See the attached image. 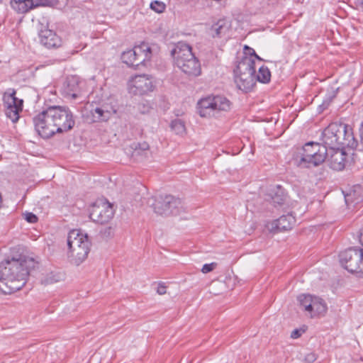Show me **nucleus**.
Segmentation results:
<instances>
[{
  "label": "nucleus",
  "instance_id": "nucleus-18",
  "mask_svg": "<svg viewBox=\"0 0 363 363\" xmlns=\"http://www.w3.org/2000/svg\"><path fill=\"white\" fill-rule=\"evenodd\" d=\"M235 82L239 89L247 92L255 84V74H234Z\"/></svg>",
  "mask_w": 363,
  "mask_h": 363
},
{
  "label": "nucleus",
  "instance_id": "nucleus-2",
  "mask_svg": "<svg viewBox=\"0 0 363 363\" xmlns=\"http://www.w3.org/2000/svg\"><path fill=\"white\" fill-rule=\"evenodd\" d=\"M35 129L43 138H50L55 133L67 132L75 124L68 107L53 106L43 111L33 118Z\"/></svg>",
  "mask_w": 363,
  "mask_h": 363
},
{
  "label": "nucleus",
  "instance_id": "nucleus-40",
  "mask_svg": "<svg viewBox=\"0 0 363 363\" xmlns=\"http://www.w3.org/2000/svg\"><path fill=\"white\" fill-rule=\"evenodd\" d=\"M247 51H248V52H247V54L250 55V57H251V58H252V57H254V55H256V52H255V50H254V49H252V48H249V50H247Z\"/></svg>",
  "mask_w": 363,
  "mask_h": 363
},
{
  "label": "nucleus",
  "instance_id": "nucleus-37",
  "mask_svg": "<svg viewBox=\"0 0 363 363\" xmlns=\"http://www.w3.org/2000/svg\"><path fill=\"white\" fill-rule=\"evenodd\" d=\"M111 228H104V230H101L100 233L104 238H108L111 235L112 233L111 231Z\"/></svg>",
  "mask_w": 363,
  "mask_h": 363
},
{
  "label": "nucleus",
  "instance_id": "nucleus-30",
  "mask_svg": "<svg viewBox=\"0 0 363 363\" xmlns=\"http://www.w3.org/2000/svg\"><path fill=\"white\" fill-rule=\"evenodd\" d=\"M171 129L176 134H182L185 131V125L184 122L180 119H175L170 124Z\"/></svg>",
  "mask_w": 363,
  "mask_h": 363
},
{
  "label": "nucleus",
  "instance_id": "nucleus-13",
  "mask_svg": "<svg viewBox=\"0 0 363 363\" xmlns=\"http://www.w3.org/2000/svg\"><path fill=\"white\" fill-rule=\"evenodd\" d=\"M40 43L48 49H56L62 44V38L52 30L40 28L38 31Z\"/></svg>",
  "mask_w": 363,
  "mask_h": 363
},
{
  "label": "nucleus",
  "instance_id": "nucleus-32",
  "mask_svg": "<svg viewBox=\"0 0 363 363\" xmlns=\"http://www.w3.org/2000/svg\"><path fill=\"white\" fill-rule=\"evenodd\" d=\"M22 216L28 223L32 224L37 223L38 220L37 216L31 212H26L22 214Z\"/></svg>",
  "mask_w": 363,
  "mask_h": 363
},
{
  "label": "nucleus",
  "instance_id": "nucleus-45",
  "mask_svg": "<svg viewBox=\"0 0 363 363\" xmlns=\"http://www.w3.org/2000/svg\"><path fill=\"white\" fill-rule=\"evenodd\" d=\"M254 57H255L256 59H257V60H260V61H262V59L259 56H258L257 54H256V55H254Z\"/></svg>",
  "mask_w": 363,
  "mask_h": 363
},
{
  "label": "nucleus",
  "instance_id": "nucleus-29",
  "mask_svg": "<svg viewBox=\"0 0 363 363\" xmlns=\"http://www.w3.org/2000/svg\"><path fill=\"white\" fill-rule=\"evenodd\" d=\"M314 296L311 295L301 294L298 296L300 306L307 312L311 308V303Z\"/></svg>",
  "mask_w": 363,
  "mask_h": 363
},
{
  "label": "nucleus",
  "instance_id": "nucleus-34",
  "mask_svg": "<svg viewBox=\"0 0 363 363\" xmlns=\"http://www.w3.org/2000/svg\"><path fill=\"white\" fill-rule=\"evenodd\" d=\"M305 332L303 329H295L291 333V337L296 339L299 337Z\"/></svg>",
  "mask_w": 363,
  "mask_h": 363
},
{
  "label": "nucleus",
  "instance_id": "nucleus-46",
  "mask_svg": "<svg viewBox=\"0 0 363 363\" xmlns=\"http://www.w3.org/2000/svg\"><path fill=\"white\" fill-rule=\"evenodd\" d=\"M249 48H250L247 45H245V47H244L245 50H247V51L249 50Z\"/></svg>",
  "mask_w": 363,
  "mask_h": 363
},
{
  "label": "nucleus",
  "instance_id": "nucleus-16",
  "mask_svg": "<svg viewBox=\"0 0 363 363\" xmlns=\"http://www.w3.org/2000/svg\"><path fill=\"white\" fill-rule=\"evenodd\" d=\"M132 82L138 94L141 95L153 91L155 88L152 79L145 74L135 76Z\"/></svg>",
  "mask_w": 363,
  "mask_h": 363
},
{
  "label": "nucleus",
  "instance_id": "nucleus-42",
  "mask_svg": "<svg viewBox=\"0 0 363 363\" xmlns=\"http://www.w3.org/2000/svg\"><path fill=\"white\" fill-rule=\"evenodd\" d=\"M358 6L363 9V0H357Z\"/></svg>",
  "mask_w": 363,
  "mask_h": 363
},
{
  "label": "nucleus",
  "instance_id": "nucleus-38",
  "mask_svg": "<svg viewBox=\"0 0 363 363\" xmlns=\"http://www.w3.org/2000/svg\"><path fill=\"white\" fill-rule=\"evenodd\" d=\"M286 230H287V228H272L271 230H270V233H279V232L284 231Z\"/></svg>",
  "mask_w": 363,
  "mask_h": 363
},
{
  "label": "nucleus",
  "instance_id": "nucleus-1",
  "mask_svg": "<svg viewBox=\"0 0 363 363\" xmlns=\"http://www.w3.org/2000/svg\"><path fill=\"white\" fill-rule=\"evenodd\" d=\"M38 262L34 258L20 255L0 263V291L11 294L21 289L26 284L30 271Z\"/></svg>",
  "mask_w": 363,
  "mask_h": 363
},
{
  "label": "nucleus",
  "instance_id": "nucleus-14",
  "mask_svg": "<svg viewBox=\"0 0 363 363\" xmlns=\"http://www.w3.org/2000/svg\"><path fill=\"white\" fill-rule=\"evenodd\" d=\"M328 152V162L331 169L334 170H342L347 162V155L345 148L329 149Z\"/></svg>",
  "mask_w": 363,
  "mask_h": 363
},
{
  "label": "nucleus",
  "instance_id": "nucleus-44",
  "mask_svg": "<svg viewBox=\"0 0 363 363\" xmlns=\"http://www.w3.org/2000/svg\"><path fill=\"white\" fill-rule=\"evenodd\" d=\"M349 197H350V195H347V196H345V202H346L347 203H348V202H349Z\"/></svg>",
  "mask_w": 363,
  "mask_h": 363
},
{
  "label": "nucleus",
  "instance_id": "nucleus-28",
  "mask_svg": "<svg viewBox=\"0 0 363 363\" xmlns=\"http://www.w3.org/2000/svg\"><path fill=\"white\" fill-rule=\"evenodd\" d=\"M64 278L65 274L63 273L60 272H51L46 275L43 282L46 284H52L63 280Z\"/></svg>",
  "mask_w": 363,
  "mask_h": 363
},
{
  "label": "nucleus",
  "instance_id": "nucleus-17",
  "mask_svg": "<svg viewBox=\"0 0 363 363\" xmlns=\"http://www.w3.org/2000/svg\"><path fill=\"white\" fill-rule=\"evenodd\" d=\"M286 199V194L280 185H277L269 189L265 198V200L272 203L274 207L281 206L285 203Z\"/></svg>",
  "mask_w": 363,
  "mask_h": 363
},
{
  "label": "nucleus",
  "instance_id": "nucleus-35",
  "mask_svg": "<svg viewBox=\"0 0 363 363\" xmlns=\"http://www.w3.org/2000/svg\"><path fill=\"white\" fill-rule=\"evenodd\" d=\"M304 359L308 363H312L316 360V355L313 352H310L305 356Z\"/></svg>",
  "mask_w": 363,
  "mask_h": 363
},
{
  "label": "nucleus",
  "instance_id": "nucleus-24",
  "mask_svg": "<svg viewBox=\"0 0 363 363\" xmlns=\"http://www.w3.org/2000/svg\"><path fill=\"white\" fill-rule=\"evenodd\" d=\"M295 223V217L291 213H288L273 220L272 225V227H287L288 225H294Z\"/></svg>",
  "mask_w": 363,
  "mask_h": 363
},
{
  "label": "nucleus",
  "instance_id": "nucleus-8",
  "mask_svg": "<svg viewBox=\"0 0 363 363\" xmlns=\"http://www.w3.org/2000/svg\"><path fill=\"white\" fill-rule=\"evenodd\" d=\"M230 108V101L220 95L209 96L198 102V113L201 117H210L215 111H227Z\"/></svg>",
  "mask_w": 363,
  "mask_h": 363
},
{
  "label": "nucleus",
  "instance_id": "nucleus-41",
  "mask_svg": "<svg viewBox=\"0 0 363 363\" xmlns=\"http://www.w3.org/2000/svg\"><path fill=\"white\" fill-rule=\"evenodd\" d=\"M359 133H360L361 139L363 141V121L362 122L360 128H359Z\"/></svg>",
  "mask_w": 363,
  "mask_h": 363
},
{
  "label": "nucleus",
  "instance_id": "nucleus-39",
  "mask_svg": "<svg viewBox=\"0 0 363 363\" xmlns=\"http://www.w3.org/2000/svg\"><path fill=\"white\" fill-rule=\"evenodd\" d=\"M359 240L362 245L363 246V228H361V230L359 234Z\"/></svg>",
  "mask_w": 363,
  "mask_h": 363
},
{
  "label": "nucleus",
  "instance_id": "nucleus-6",
  "mask_svg": "<svg viewBox=\"0 0 363 363\" xmlns=\"http://www.w3.org/2000/svg\"><path fill=\"white\" fill-rule=\"evenodd\" d=\"M68 259L70 263L80 265L87 258L91 242L87 234H83L79 228L72 229L67 236Z\"/></svg>",
  "mask_w": 363,
  "mask_h": 363
},
{
  "label": "nucleus",
  "instance_id": "nucleus-10",
  "mask_svg": "<svg viewBox=\"0 0 363 363\" xmlns=\"http://www.w3.org/2000/svg\"><path fill=\"white\" fill-rule=\"evenodd\" d=\"M340 262L350 273L363 274V249L349 248L342 252Z\"/></svg>",
  "mask_w": 363,
  "mask_h": 363
},
{
  "label": "nucleus",
  "instance_id": "nucleus-3",
  "mask_svg": "<svg viewBox=\"0 0 363 363\" xmlns=\"http://www.w3.org/2000/svg\"><path fill=\"white\" fill-rule=\"evenodd\" d=\"M320 139L327 150L345 147L354 150L358 145L352 128L341 123H332L328 125L322 132Z\"/></svg>",
  "mask_w": 363,
  "mask_h": 363
},
{
  "label": "nucleus",
  "instance_id": "nucleus-12",
  "mask_svg": "<svg viewBox=\"0 0 363 363\" xmlns=\"http://www.w3.org/2000/svg\"><path fill=\"white\" fill-rule=\"evenodd\" d=\"M82 82L79 77L76 75L68 76L63 82L61 88V92L65 97L77 99L81 95Z\"/></svg>",
  "mask_w": 363,
  "mask_h": 363
},
{
  "label": "nucleus",
  "instance_id": "nucleus-43",
  "mask_svg": "<svg viewBox=\"0 0 363 363\" xmlns=\"http://www.w3.org/2000/svg\"><path fill=\"white\" fill-rule=\"evenodd\" d=\"M102 107L104 108L106 110H110V108L112 107V106H108V104H104L102 105Z\"/></svg>",
  "mask_w": 363,
  "mask_h": 363
},
{
  "label": "nucleus",
  "instance_id": "nucleus-9",
  "mask_svg": "<svg viewBox=\"0 0 363 363\" xmlns=\"http://www.w3.org/2000/svg\"><path fill=\"white\" fill-rule=\"evenodd\" d=\"M114 212L113 203H110L106 198L101 197L91 205L89 218L96 224L104 225L113 218Z\"/></svg>",
  "mask_w": 363,
  "mask_h": 363
},
{
  "label": "nucleus",
  "instance_id": "nucleus-26",
  "mask_svg": "<svg viewBox=\"0 0 363 363\" xmlns=\"http://www.w3.org/2000/svg\"><path fill=\"white\" fill-rule=\"evenodd\" d=\"M121 59L123 62L127 64L128 66L138 67L141 65L139 60H137V56L133 49L123 52L121 55Z\"/></svg>",
  "mask_w": 363,
  "mask_h": 363
},
{
  "label": "nucleus",
  "instance_id": "nucleus-22",
  "mask_svg": "<svg viewBox=\"0 0 363 363\" xmlns=\"http://www.w3.org/2000/svg\"><path fill=\"white\" fill-rule=\"evenodd\" d=\"M133 49L137 56V60H139L140 64L150 60L152 51L147 43L143 42L140 45L135 46Z\"/></svg>",
  "mask_w": 363,
  "mask_h": 363
},
{
  "label": "nucleus",
  "instance_id": "nucleus-4",
  "mask_svg": "<svg viewBox=\"0 0 363 363\" xmlns=\"http://www.w3.org/2000/svg\"><path fill=\"white\" fill-rule=\"evenodd\" d=\"M328 150L318 143L308 142L296 149L294 154V164L301 168H311L321 164L327 158Z\"/></svg>",
  "mask_w": 363,
  "mask_h": 363
},
{
  "label": "nucleus",
  "instance_id": "nucleus-33",
  "mask_svg": "<svg viewBox=\"0 0 363 363\" xmlns=\"http://www.w3.org/2000/svg\"><path fill=\"white\" fill-rule=\"evenodd\" d=\"M216 265H217V264L216 262H212L211 264H203V266L201 269V272L203 274L208 273V272L213 271Z\"/></svg>",
  "mask_w": 363,
  "mask_h": 363
},
{
  "label": "nucleus",
  "instance_id": "nucleus-5",
  "mask_svg": "<svg viewBox=\"0 0 363 363\" xmlns=\"http://www.w3.org/2000/svg\"><path fill=\"white\" fill-rule=\"evenodd\" d=\"M171 55L174 65L187 76L196 77L201 74V64L189 44L179 42L171 51Z\"/></svg>",
  "mask_w": 363,
  "mask_h": 363
},
{
  "label": "nucleus",
  "instance_id": "nucleus-19",
  "mask_svg": "<svg viewBox=\"0 0 363 363\" xmlns=\"http://www.w3.org/2000/svg\"><path fill=\"white\" fill-rule=\"evenodd\" d=\"M234 74H255V60L247 56L243 57L237 64L233 70Z\"/></svg>",
  "mask_w": 363,
  "mask_h": 363
},
{
  "label": "nucleus",
  "instance_id": "nucleus-27",
  "mask_svg": "<svg viewBox=\"0 0 363 363\" xmlns=\"http://www.w3.org/2000/svg\"><path fill=\"white\" fill-rule=\"evenodd\" d=\"M271 79V72L269 68L266 66H262L259 68L258 73L255 74V81L267 84L270 82Z\"/></svg>",
  "mask_w": 363,
  "mask_h": 363
},
{
  "label": "nucleus",
  "instance_id": "nucleus-21",
  "mask_svg": "<svg viewBox=\"0 0 363 363\" xmlns=\"http://www.w3.org/2000/svg\"><path fill=\"white\" fill-rule=\"evenodd\" d=\"M116 113L117 110L115 107H111L110 110H106L101 106L91 110L94 122L107 121L112 115L116 114Z\"/></svg>",
  "mask_w": 363,
  "mask_h": 363
},
{
  "label": "nucleus",
  "instance_id": "nucleus-11",
  "mask_svg": "<svg viewBox=\"0 0 363 363\" xmlns=\"http://www.w3.org/2000/svg\"><path fill=\"white\" fill-rule=\"evenodd\" d=\"M16 94L15 89H9L3 95L5 114L13 123L18 121L23 103V101L17 98Z\"/></svg>",
  "mask_w": 363,
  "mask_h": 363
},
{
  "label": "nucleus",
  "instance_id": "nucleus-15",
  "mask_svg": "<svg viewBox=\"0 0 363 363\" xmlns=\"http://www.w3.org/2000/svg\"><path fill=\"white\" fill-rule=\"evenodd\" d=\"M51 2L50 0H11V5L18 12L25 13L30 9L40 6H50Z\"/></svg>",
  "mask_w": 363,
  "mask_h": 363
},
{
  "label": "nucleus",
  "instance_id": "nucleus-20",
  "mask_svg": "<svg viewBox=\"0 0 363 363\" xmlns=\"http://www.w3.org/2000/svg\"><path fill=\"white\" fill-rule=\"evenodd\" d=\"M328 311V306L325 301L318 296H314L311 303V308L308 313L311 318L324 316Z\"/></svg>",
  "mask_w": 363,
  "mask_h": 363
},
{
  "label": "nucleus",
  "instance_id": "nucleus-36",
  "mask_svg": "<svg viewBox=\"0 0 363 363\" xmlns=\"http://www.w3.org/2000/svg\"><path fill=\"white\" fill-rule=\"evenodd\" d=\"M157 292L160 295H163L166 294V286L160 283L158 284Z\"/></svg>",
  "mask_w": 363,
  "mask_h": 363
},
{
  "label": "nucleus",
  "instance_id": "nucleus-31",
  "mask_svg": "<svg viewBox=\"0 0 363 363\" xmlns=\"http://www.w3.org/2000/svg\"><path fill=\"white\" fill-rule=\"evenodd\" d=\"M150 9L155 12L160 13H162L166 8L165 4L160 1H153L150 3Z\"/></svg>",
  "mask_w": 363,
  "mask_h": 363
},
{
  "label": "nucleus",
  "instance_id": "nucleus-25",
  "mask_svg": "<svg viewBox=\"0 0 363 363\" xmlns=\"http://www.w3.org/2000/svg\"><path fill=\"white\" fill-rule=\"evenodd\" d=\"M130 147L133 150L132 154L133 157L140 155L146 157L149 152V145L146 142H134L131 144Z\"/></svg>",
  "mask_w": 363,
  "mask_h": 363
},
{
  "label": "nucleus",
  "instance_id": "nucleus-23",
  "mask_svg": "<svg viewBox=\"0 0 363 363\" xmlns=\"http://www.w3.org/2000/svg\"><path fill=\"white\" fill-rule=\"evenodd\" d=\"M229 27V23L225 20L220 19L212 25L209 33L213 38H220L228 31Z\"/></svg>",
  "mask_w": 363,
  "mask_h": 363
},
{
  "label": "nucleus",
  "instance_id": "nucleus-48",
  "mask_svg": "<svg viewBox=\"0 0 363 363\" xmlns=\"http://www.w3.org/2000/svg\"><path fill=\"white\" fill-rule=\"evenodd\" d=\"M41 26H43V28H46L45 26H43V24H41Z\"/></svg>",
  "mask_w": 363,
  "mask_h": 363
},
{
  "label": "nucleus",
  "instance_id": "nucleus-47",
  "mask_svg": "<svg viewBox=\"0 0 363 363\" xmlns=\"http://www.w3.org/2000/svg\"><path fill=\"white\" fill-rule=\"evenodd\" d=\"M333 97H335V94H333V96L331 97V99H332Z\"/></svg>",
  "mask_w": 363,
  "mask_h": 363
},
{
  "label": "nucleus",
  "instance_id": "nucleus-7",
  "mask_svg": "<svg viewBox=\"0 0 363 363\" xmlns=\"http://www.w3.org/2000/svg\"><path fill=\"white\" fill-rule=\"evenodd\" d=\"M151 200L154 201L150 204L154 212L162 216H177L183 209L182 200L170 194L161 195L156 199L152 198Z\"/></svg>",
  "mask_w": 363,
  "mask_h": 363
}]
</instances>
